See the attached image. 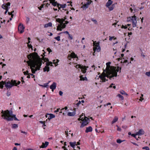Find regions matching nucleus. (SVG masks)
I'll return each instance as SVG.
<instances>
[{
	"instance_id": "obj_1",
	"label": "nucleus",
	"mask_w": 150,
	"mask_h": 150,
	"mask_svg": "<svg viewBox=\"0 0 150 150\" xmlns=\"http://www.w3.org/2000/svg\"><path fill=\"white\" fill-rule=\"evenodd\" d=\"M27 57L29 60L27 62L30 66L32 72L35 74L37 71L40 69L42 62V60L35 52L30 54Z\"/></svg>"
},
{
	"instance_id": "obj_2",
	"label": "nucleus",
	"mask_w": 150,
	"mask_h": 150,
	"mask_svg": "<svg viewBox=\"0 0 150 150\" xmlns=\"http://www.w3.org/2000/svg\"><path fill=\"white\" fill-rule=\"evenodd\" d=\"M110 62H109L106 63V67L105 70H104L103 72L106 71V73L108 74V76L112 74H113V76L116 77L117 75V72L120 71V72H121V67H115L113 66H110V64H111ZM109 76H110L109 75Z\"/></svg>"
},
{
	"instance_id": "obj_3",
	"label": "nucleus",
	"mask_w": 150,
	"mask_h": 150,
	"mask_svg": "<svg viewBox=\"0 0 150 150\" xmlns=\"http://www.w3.org/2000/svg\"><path fill=\"white\" fill-rule=\"evenodd\" d=\"M1 113L2 114L1 116L4 119L8 121H12L13 119L15 120H18L16 117V115L13 114L12 110H6L4 111L2 110Z\"/></svg>"
},
{
	"instance_id": "obj_4",
	"label": "nucleus",
	"mask_w": 150,
	"mask_h": 150,
	"mask_svg": "<svg viewBox=\"0 0 150 150\" xmlns=\"http://www.w3.org/2000/svg\"><path fill=\"white\" fill-rule=\"evenodd\" d=\"M64 20L65 19H61L58 18L56 19V21L60 23V24H58L57 26V31H61L62 30V29H64L65 28L66 25L64 23H63Z\"/></svg>"
},
{
	"instance_id": "obj_5",
	"label": "nucleus",
	"mask_w": 150,
	"mask_h": 150,
	"mask_svg": "<svg viewBox=\"0 0 150 150\" xmlns=\"http://www.w3.org/2000/svg\"><path fill=\"white\" fill-rule=\"evenodd\" d=\"M113 74H112L109 75L110 76H108V74L106 73V74L105 73L102 74V75L99 76V78L102 80V81H101V82H105L106 81H108V79L106 78L107 77V78H109L110 79H111V78L115 76H113Z\"/></svg>"
},
{
	"instance_id": "obj_6",
	"label": "nucleus",
	"mask_w": 150,
	"mask_h": 150,
	"mask_svg": "<svg viewBox=\"0 0 150 150\" xmlns=\"http://www.w3.org/2000/svg\"><path fill=\"white\" fill-rule=\"evenodd\" d=\"M83 116V115H81L80 117L78 119V120L79 121L81 120L83 121L80 126L81 127H83L84 126L87 125L89 121V118L85 117V116H84L85 117L84 119L83 118V117H82Z\"/></svg>"
},
{
	"instance_id": "obj_7",
	"label": "nucleus",
	"mask_w": 150,
	"mask_h": 150,
	"mask_svg": "<svg viewBox=\"0 0 150 150\" xmlns=\"http://www.w3.org/2000/svg\"><path fill=\"white\" fill-rule=\"evenodd\" d=\"M5 87L7 88H11L13 86H17V84L16 80H12L10 82L9 81L6 82L5 81Z\"/></svg>"
},
{
	"instance_id": "obj_8",
	"label": "nucleus",
	"mask_w": 150,
	"mask_h": 150,
	"mask_svg": "<svg viewBox=\"0 0 150 150\" xmlns=\"http://www.w3.org/2000/svg\"><path fill=\"white\" fill-rule=\"evenodd\" d=\"M131 21H132L133 27H137V20L136 17L135 15L133 16L127 18V21L129 22Z\"/></svg>"
},
{
	"instance_id": "obj_9",
	"label": "nucleus",
	"mask_w": 150,
	"mask_h": 150,
	"mask_svg": "<svg viewBox=\"0 0 150 150\" xmlns=\"http://www.w3.org/2000/svg\"><path fill=\"white\" fill-rule=\"evenodd\" d=\"M93 44L95 47H93V50L95 52L96 51L97 52H99L100 51L101 48L99 46L100 42H96V41H94Z\"/></svg>"
},
{
	"instance_id": "obj_10",
	"label": "nucleus",
	"mask_w": 150,
	"mask_h": 150,
	"mask_svg": "<svg viewBox=\"0 0 150 150\" xmlns=\"http://www.w3.org/2000/svg\"><path fill=\"white\" fill-rule=\"evenodd\" d=\"M71 58L76 59V61L78 60V57L74 52L71 53V54L69 55L68 56V58L69 60H71Z\"/></svg>"
},
{
	"instance_id": "obj_11",
	"label": "nucleus",
	"mask_w": 150,
	"mask_h": 150,
	"mask_svg": "<svg viewBox=\"0 0 150 150\" xmlns=\"http://www.w3.org/2000/svg\"><path fill=\"white\" fill-rule=\"evenodd\" d=\"M25 27L23 24L20 23L18 26V30L20 33H22L24 31Z\"/></svg>"
},
{
	"instance_id": "obj_12",
	"label": "nucleus",
	"mask_w": 150,
	"mask_h": 150,
	"mask_svg": "<svg viewBox=\"0 0 150 150\" xmlns=\"http://www.w3.org/2000/svg\"><path fill=\"white\" fill-rule=\"evenodd\" d=\"M144 134V130L142 129H139L138 132H136V134L138 136H140Z\"/></svg>"
},
{
	"instance_id": "obj_13",
	"label": "nucleus",
	"mask_w": 150,
	"mask_h": 150,
	"mask_svg": "<svg viewBox=\"0 0 150 150\" xmlns=\"http://www.w3.org/2000/svg\"><path fill=\"white\" fill-rule=\"evenodd\" d=\"M57 86L56 83L55 82H53L52 85H51L50 86V88L52 90V91H54V90Z\"/></svg>"
},
{
	"instance_id": "obj_14",
	"label": "nucleus",
	"mask_w": 150,
	"mask_h": 150,
	"mask_svg": "<svg viewBox=\"0 0 150 150\" xmlns=\"http://www.w3.org/2000/svg\"><path fill=\"white\" fill-rule=\"evenodd\" d=\"M49 144V142H45V143H42V146H40V148H45L48 146Z\"/></svg>"
},
{
	"instance_id": "obj_15",
	"label": "nucleus",
	"mask_w": 150,
	"mask_h": 150,
	"mask_svg": "<svg viewBox=\"0 0 150 150\" xmlns=\"http://www.w3.org/2000/svg\"><path fill=\"white\" fill-rule=\"evenodd\" d=\"M92 131V128L91 126H89L86 128V129L85 130L86 133H88V132H91Z\"/></svg>"
},
{
	"instance_id": "obj_16",
	"label": "nucleus",
	"mask_w": 150,
	"mask_h": 150,
	"mask_svg": "<svg viewBox=\"0 0 150 150\" xmlns=\"http://www.w3.org/2000/svg\"><path fill=\"white\" fill-rule=\"evenodd\" d=\"M76 114L75 111L73 112H69L67 114V115L69 116H74Z\"/></svg>"
},
{
	"instance_id": "obj_17",
	"label": "nucleus",
	"mask_w": 150,
	"mask_h": 150,
	"mask_svg": "<svg viewBox=\"0 0 150 150\" xmlns=\"http://www.w3.org/2000/svg\"><path fill=\"white\" fill-rule=\"evenodd\" d=\"M47 115H50L49 116L48 118V119L49 120H50L52 118H54L55 117V115L52 114H47Z\"/></svg>"
},
{
	"instance_id": "obj_18",
	"label": "nucleus",
	"mask_w": 150,
	"mask_h": 150,
	"mask_svg": "<svg viewBox=\"0 0 150 150\" xmlns=\"http://www.w3.org/2000/svg\"><path fill=\"white\" fill-rule=\"evenodd\" d=\"M112 1L111 0H108L106 4V6L107 7H109L112 4Z\"/></svg>"
},
{
	"instance_id": "obj_19",
	"label": "nucleus",
	"mask_w": 150,
	"mask_h": 150,
	"mask_svg": "<svg viewBox=\"0 0 150 150\" xmlns=\"http://www.w3.org/2000/svg\"><path fill=\"white\" fill-rule=\"evenodd\" d=\"M70 146L74 149V146L76 145V142H70L69 143Z\"/></svg>"
},
{
	"instance_id": "obj_20",
	"label": "nucleus",
	"mask_w": 150,
	"mask_h": 150,
	"mask_svg": "<svg viewBox=\"0 0 150 150\" xmlns=\"http://www.w3.org/2000/svg\"><path fill=\"white\" fill-rule=\"evenodd\" d=\"M130 6L133 8V10L134 11V12H133V13H134L136 11H139L138 9L136 7H135V6L134 5L131 4Z\"/></svg>"
},
{
	"instance_id": "obj_21",
	"label": "nucleus",
	"mask_w": 150,
	"mask_h": 150,
	"mask_svg": "<svg viewBox=\"0 0 150 150\" xmlns=\"http://www.w3.org/2000/svg\"><path fill=\"white\" fill-rule=\"evenodd\" d=\"M118 117L117 116H115L112 122V124H113L115 122H116L118 120Z\"/></svg>"
},
{
	"instance_id": "obj_22",
	"label": "nucleus",
	"mask_w": 150,
	"mask_h": 150,
	"mask_svg": "<svg viewBox=\"0 0 150 150\" xmlns=\"http://www.w3.org/2000/svg\"><path fill=\"white\" fill-rule=\"evenodd\" d=\"M43 71L44 72H45L46 71L48 72L50 71V68L49 67H48L47 66H46L43 68Z\"/></svg>"
},
{
	"instance_id": "obj_23",
	"label": "nucleus",
	"mask_w": 150,
	"mask_h": 150,
	"mask_svg": "<svg viewBox=\"0 0 150 150\" xmlns=\"http://www.w3.org/2000/svg\"><path fill=\"white\" fill-rule=\"evenodd\" d=\"M81 69L83 73H85L86 72V69L85 67L82 66Z\"/></svg>"
},
{
	"instance_id": "obj_24",
	"label": "nucleus",
	"mask_w": 150,
	"mask_h": 150,
	"mask_svg": "<svg viewBox=\"0 0 150 150\" xmlns=\"http://www.w3.org/2000/svg\"><path fill=\"white\" fill-rule=\"evenodd\" d=\"M52 25V23L51 22H49L48 23L45 24L44 25V27L47 28L48 27H51Z\"/></svg>"
},
{
	"instance_id": "obj_25",
	"label": "nucleus",
	"mask_w": 150,
	"mask_h": 150,
	"mask_svg": "<svg viewBox=\"0 0 150 150\" xmlns=\"http://www.w3.org/2000/svg\"><path fill=\"white\" fill-rule=\"evenodd\" d=\"M115 7V5L113 4H112L110 6H109V7H107L108 8L109 11H111Z\"/></svg>"
},
{
	"instance_id": "obj_26",
	"label": "nucleus",
	"mask_w": 150,
	"mask_h": 150,
	"mask_svg": "<svg viewBox=\"0 0 150 150\" xmlns=\"http://www.w3.org/2000/svg\"><path fill=\"white\" fill-rule=\"evenodd\" d=\"M47 1H48V0L44 1L43 2V3H44V4H42L40 7H38V8H39V9L40 10H41L42 8H43V7L44 5L45 4V2H47Z\"/></svg>"
},
{
	"instance_id": "obj_27",
	"label": "nucleus",
	"mask_w": 150,
	"mask_h": 150,
	"mask_svg": "<svg viewBox=\"0 0 150 150\" xmlns=\"http://www.w3.org/2000/svg\"><path fill=\"white\" fill-rule=\"evenodd\" d=\"M5 84V81H2L0 82V87L2 89L4 87V85Z\"/></svg>"
},
{
	"instance_id": "obj_28",
	"label": "nucleus",
	"mask_w": 150,
	"mask_h": 150,
	"mask_svg": "<svg viewBox=\"0 0 150 150\" xmlns=\"http://www.w3.org/2000/svg\"><path fill=\"white\" fill-rule=\"evenodd\" d=\"M66 6V5L65 4H58L57 5V7L60 6V7L62 8H65Z\"/></svg>"
},
{
	"instance_id": "obj_29",
	"label": "nucleus",
	"mask_w": 150,
	"mask_h": 150,
	"mask_svg": "<svg viewBox=\"0 0 150 150\" xmlns=\"http://www.w3.org/2000/svg\"><path fill=\"white\" fill-rule=\"evenodd\" d=\"M79 77L80 78V79L81 80L84 81L85 80H87V78L86 77H83L82 75L80 76H79Z\"/></svg>"
},
{
	"instance_id": "obj_30",
	"label": "nucleus",
	"mask_w": 150,
	"mask_h": 150,
	"mask_svg": "<svg viewBox=\"0 0 150 150\" xmlns=\"http://www.w3.org/2000/svg\"><path fill=\"white\" fill-rule=\"evenodd\" d=\"M2 7L3 8L5 9V10H6L7 9H8V7L6 4H4L2 6Z\"/></svg>"
},
{
	"instance_id": "obj_31",
	"label": "nucleus",
	"mask_w": 150,
	"mask_h": 150,
	"mask_svg": "<svg viewBox=\"0 0 150 150\" xmlns=\"http://www.w3.org/2000/svg\"><path fill=\"white\" fill-rule=\"evenodd\" d=\"M120 93L122 95H125L126 96H127L128 94L123 90H121L120 91Z\"/></svg>"
},
{
	"instance_id": "obj_32",
	"label": "nucleus",
	"mask_w": 150,
	"mask_h": 150,
	"mask_svg": "<svg viewBox=\"0 0 150 150\" xmlns=\"http://www.w3.org/2000/svg\"><path fill=\"white\" fill-rule=\"evenodd\" d=\"M18 127V125L16 124H13L12 125V128L13 129L17 128Z\"/></svg>"
},
{
	"instance_id": "obj_33",
	"label": "nucleus",
	"mask_w": 150,
	"mask_h": 150,
	"mask_svg": "<svg viewBox=\"0 0 150 150\" xmlns=\"http://www.w3.org/2000/svg\"><path fill=\"white\" fill-rule=\"evenodd\" d=\"M117 96L119 98H121L122 100H124V98L120 94H118L117 95Z\"/></svg>"
},
{
	"instance_id": "obj_34",
	"label": "nucleus",
	"mask_w": 150,
	"mask_h": 150,
	"mask_svg": "<svg viewBox=\"0 0 150 150\" xmlns=\"http://www.w3.org/2000/svg\"><path fill=\"white\" fill-rule=\"evenodd\" d=\"M46 66H52V63L51 62H47L46 63Z\"/></svg>"
},
{
	"instance_id": "obj_35",
	"label": "nucleus",
	"mask_w": 150,
	"mask_h": 150,
	"mask_svg": "<svg viewBox=\"0 0 150 150\" xmlns=\"http://www.w3.org/2000/svg\"><path fill=\"white\" fill-rule=\"evenodd\" d=\"M51 4H52V5L54 6H55L56 5L57 6V5L58 4H59L57 2H55V1L52 2Z\"/></svg>"
},
{
	"instance_id": "obj_36",
	"label": "nucleus",
	"mask_w": 150,
	"mask_h": 150,
	"mask_svg": "<svg viewBox=\"0 0 150 150\" xmlns=\"http://www.w3.org/2000/svg\"><path fill=\"white\" fill-rule=\"evenodd\" d=\"M60 36H58L57 37H55L54 38L56 40L58 41H59L60 40Z\"/></svg>"
},
{
	"instance_id": "obj_37",
	"label": "nucleus",
	"mask_w": 150,
	"mask_h": 150,
	"mask_svg": "<svg viewBox=\"0 0 150 150\" xmlns=\"http://www.w3.org/2000/svg\"><path fill=\"white\" fill-rule=\"evenodd\" d=\"M88 6L86 4L83 5V7L85 9L88 8Z\"/></svg>"
},
{
	"instance_id": "obj_38",
	"label": "nucleus",
	"mask_w": 150,
	"mask_h": 150,
	"mask_svg": "<svg viewBox=\"0 0 150 150\" xmlns=\"http://www.w3.org/2000/svg\"><path fill=\"white\" fill-rule=\"evenodd\" d=\"M68 35V38L71 40L73 39V37L72 35H71L70 34H69Z\"/></svg>"
},
{
	"instance_id": "obj_39",
	"label": "nucleus",
	"mask_w": 150,
	"mask_h": 150,
	"mask_svg": "<svg viewBox=\"0 0 150 150\" xmlns=\"http://www.w3.org/2000/svg\"><path fill=\"white\" fill-rule=\"evenodd\" d=\"M114 37H115L114 36H111H111H110L109 40L110 41H111L113 38H114L115 39H116V38H114Z\"/></svg>"
},
{
	"instance_id": "obj_40",
	"label": "nucleus",
	"mask_w": 150,
	"mask_h": 150,
	"mask_svg": "<svg viewBox=\"0 0 150 150\" xmlns=\"http://www.w3.org/2000/svg\"><path fill=\"white\" fill-rule=\"evenodd\" d=\"M124 141H122L120 139H118L117 140V142L118 143H121L122 142H123Z\"/></svg>"
},
{
	"instance_id": "obj_41",
	"label": "nucleus",
	"mask_w": 150,
	"mask_h": 150,
	"mask_svg": "<svg viewBox=\"0 0 150 150\" xmlns=\"http://www.w3.org/2000/svg\"><path fill=\"white\" fill-rule=\"evenodd\" d=\"M91 20L93 22H94V23L96 24H97V21L96 20L94 19L93 18H92L91 19Z\"/></svg>"
},
{
	"instance_id": "obj_42",
	"label": "nucleus",
	"mask_w": 150,
	"mask_h": 150,
	"mask_svg": "<svg viewBox=\"0 0 150 150\" xmlns=\"http://www.w3.org/2000/svg\"><path fill=\"white\" fill-rule=\"evenodd\" d=\"M142 149H146V150H149V148L148 146H145L143 147Z\"/></svg>"
},
{
	"instance_id": "obj_43",
	"label": "nucleus",
	"mask_w": 150,
	"mask_h": 150,
	"mask_svg": "<svg viewBox=\"0 0 150 150\" xmlns=\"http://www.w3.org/2000/svg\"><path fill=\"white\" fill-rule=\"evenodd\" d=\"M14 12V11H12L11 12H8V14L10 15H11V17H13V14H12V13Z\"/></svg>"
},
{
	"instance_id": "obj_44",
	"label": "nucleus",
	"mask_w": 150,
	"mask_h": 150,
	"mask_svg": "<svg viewBox=\"0 0 150 150\" xmlns=\"http://www.w3.org/2000/svg\"><path fill=\"white\" fill-rule=\"evenodd\" d=\"M82 66V65L78 64L76 65V66H75V67L76 68H81Z\"/></svg>"
},
{
	"instance_id": "obj_45",
	"label": "nucleus",
	"mask_w": 150,
	"mask_h": 150,
	"mask_svg": "<svg viewBox=\"0 0 150 150\" xmlns=\"http://www.w3.org/2000/svg\"><path fill=\"white\" fill-rule=\"evenodd\" d=\"M92 2V1H88L86 4L88 6L91 4Z\"/></svg>"
},
{
	"instance_id": "obj_46",
	"label": "nucleus",
	"mask_w": 150,
	"mask_h": 150,
	"mask_svg": "<svg viewBox=\"0 0 150 150\" xmlns=\"http://www.w3.org/2000/svg\"><path fill=\"white\" fill-rule=\"evenodd\" d=\"M145 74H146V76H150V71L149 72H146L145 73Z\"/></svg>"
},
{
	"instance_id": "obj_47",
	"label": "nucleus",
	"mask_w": 150,
	"mask_h": 150,
	"mask_svg": "<svg viewBox=\"0 0 150 150\" xmlns=\"http://www.w3.org/2000/svg\"><path fill=\"white\" fill-rule=\"evenodd\" d=\"M48 84H49V83H44V85L43 86L44 87H47L48 86Z\"/></svg>"
},
{
	"instance_id": "obj_48",
	"label": "nucleus",
	"mask_w": 150,
	"mask_h": 150,
	"mask_svg": "<svg viewBox=\"0 0 150 150\" xmlns=\"http://www.w3.org/2000/svg\"><path fill=\"white\" fill-rule=\"evenodd\" d=\"M116 126L117 127V130L120 132L121 130V128H120L117 125Z\"/></svg>"
},
{
	"instance_id": "obj_49",
	"label": "nucleus",
	"mask_w": 150,
	"mask_h": 150,
	"mask_svg": "<svg viewBox=\"0 0 150 150\" xmlns=\"http://www.w3.org/2000/svg\"><path fill=\"white\" fill-rule=\"evenodd\" d=\"M23 73L24 75H27L28 74H29V73H28V71H25L23 72Z\"/></svg>"
},
{
	"instance_id": "obj_50",
	"label": "nucleus",
	"mask_w": 150,
	"mask_h": 150,
	"mask_svg": "<svg viewBox=\"0 0 150 150\" xmlns=\"http://www.w3.org/2000/svg\"><path fill=\"white\" fill-rule=\"evenodd\" d=\"M138 135H137L136 134V133H135V134H131V136L134 137H135V138H136V136Z\"/></svg>"
},
{
	"instance_id": "obj_51",
	"label": "nucleus",
	"mask_w": 150,
	"mask_h": 150,
	"mask_svg": "<svg viewBox=\"0 0 150 150\" xmlns=\"http://www.w3.org/2000/svg\"><path fill=\"white\" fill-rule=\"evenodd\" d=\"M6 95L8 96H9L11 95V93L9 91H7L6 93Z\"/></svg>"
},
{
	"instance_id": "obj_52",
	"label": "nucleus",
	"mask_w": 150,
	"mask_h": 150,
	"mask_svg": "<svg viewBox=\"0 0 150 150\" xmlns=\"http://www.w3.org/2000/svg\"><path fill=\"white\" fill-rule=\"evenodd\" d=\"M59 95L60 96H62V95L63 93V92L61 91H59Z\"/></svg>"
},
{
	"instance_id": "obj_53",
	"label": "nucleus",
	"mask_w": 150,
	"mask_h": 150,
	"mask_svg": "<svg viewBox=\"0 0 150 150\" xmlns=\"http://www.w3.org/2000/svg\"><path fill=\"white\" fill-rule=\"evenodd\" d=\"M21 132L24 134H27V132H26L23 131L22 130H21Z\"/></svg>"
},
{
	"instance_id": "obj_54",
	"label": "nucleus",
	"mask_w": 150,
	"mask_h": 150,
	"mask_svg": "<svg viewBox=\"0 0 150 150\" xmlns=\"http://www.w3.org/2000/svg\"><path fill=\"white\" fill-rule=\"evenodd\" d=\"M81 103V102L80 101H79L77 103H76V105L77 106H79V105Z\"/></svg>"
},
{
	"instance_id": "obj_55",
	"label": "nucleus",
	"mask_w": 150,
	"mask_h": 150,
	"mask_svg": "<svg viewBox=\"0 0 150 150\" xmlns=\"http://www.w3.org/2000/svg\"><path fill=\"white\" fill-rule=\"evenodd\" d=\"M47 50L49 52V53L52 52L51 50L49 48H47Z\"/></svg>"
},
{
	"instance_id": "obj_56",
	"label": "nucleus",
	"mask_w": 150,
	"mask_h": 150,
	"mask_svg": "<svg viewBox=\"0 0 150 150\" xmlns=\"http://www.w3.org/2000/svg\"><path fill=\"white\" fill-rule=\"evenodd\" d=\"M133 8H129V10H130V11L131 13H133L134 12H133Z\"/></svg>"
},
{
	"instance_id": "obj_57",
	"label": "nucleus",
	"mask_w": 150,
	"mask_h": 150,
	"mask_svg": "<svg viewBox=\"0 0 150 150\" xmlns=\"http://www.w3.org/2000/svg\"><path fill=\"white\" fill-rule=\"evenodd\" d=\"M122 127L124 129H126L127 127V126L126 125H124L122 126Z\"/></svg>"
},
{
	"instance_id": "obj_58",
	"label": "nucleus",
	"mask_w": 150,
	"mask_h": 150,
	"mask_svg": "<svg viewBox=\"0 0 150 150\" xmlns=\"http://www.w3.org/2000/svg\"><path fill=\"white\" fill-rule=\"evenodd\" d=\"M122 28H124L125 29H126L127 28V26L126 25L124 26V25H122Z\"/></svg>"
},
{
	"instance_id": "obj_59",
	"label": "nucleus",
	"mask_w": 150,
	"mask_h": 150,
	"mask_svg": "<svg viewBox=\"0 0 150 150\" xmlns=\"http://www.w3.org/2000/svg\"><path fill=\"white\" fill-rule=\"evenodd\" d=\"M6 4L8 7V6L10 5V2H8Z\"/></svg>"
},
{
	"instance_id": "obj_60",
	"label": "nucleus",
	"mask_w": 150,
	"mask_h": 150,
	"mask_svg": "<svg viewBox=\"0 0 150 150\" xmlns=\"http://www.w3.org/2000/svg\"><path fill=\"white\" fill-rule=\"evenodd\" d=\"M62 33H65L66 34H67L68 35H69V32L67 31H66L63 32H62Z\"/></svg>"
},
{
	"instance_id": "obj_61",
	"label": "nucleus",
	"mask_w": 150,
	"mask_h": 150,
	"mask_svg": "<svg viewBox=\"0 0 150 150\" xmlns=\"http://www.w3.org/2000/svg\"><path fill=\"white\" fill-rule=\"evenodd\" d=\"M127 62V60H125L123 62H122V61H121V63H125L126 62Z\"/></svg>"
},
{
	"instance_id": "obj_62",
	"label": "nucleus",
	"mask_w": 150,
	"mask_h": 150,
	"mask_svg": "<svg viewBox=\"0 0 150 150\" xmlns=\"http://www.w3.org/2000/svg\"><path fill=\"white\" fill-rule=\"evenodd\" d=\"M43 59L44 60H46L45 61H49L48 59L47 58H45L44 57Z\"/></svg>"
},
{
	"instance_id": "obj_63",
	"label": "nucleus",
	"mask_w": 150,
	"mask_h": 150,
	"mask_svg": "<svg viewBox=\"0 0 150 150\" xmlns=\"http://www.w3.org/2000/svg\"><path fill=\"white\" fill-rule=\"evenodd\" d=\"M65 109V110H67V107L66 106V107H65L64 108H62L61 110H64V109Z\"/></svg>"
},
{
	"instance_id": "obj_64",
	"label": "nucleus",
	"mask_w": 150,
	"mask_h": 150,
	"mask_svg": "<svg viewBox=\"0 0 150 150\" xmlns=\"http://www.w3.org/2000/svg\"><path fill=\"white\" fill-rule=\"evenodd\" d=\"M12 150H18L17 148L16 147H14Z\"/></svg>"
}]
</instances>
